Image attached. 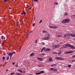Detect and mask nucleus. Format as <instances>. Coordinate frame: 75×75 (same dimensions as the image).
Masks as SVG:
<instances>
[{"label": "nucleus", "instance_id": "1", "mask_svg": "<svg viewBox=\"0 0 75 75\" xmlns=\"http://www.w3.org/2000/svg\"><path fill=\"white\" fill-rule=\"evenodd\" d=\"M71 20L69 19H65L62 21V23H68V22L70 21Z\"/></svg>", "mask_w": 75, "mask_h": 75}, {"label": "nucleus", "instance_id": "2", "mask_svg": "<svg viewBox=\"0 0 75 75\" xmlns=\"http://www.w3.org/2000/svg\"><path fill=\"white\" fill-rule=\"evenodd\" d=\"M65 45L66 47H70V48H71L72 49H75V47L71 45L70 44L67 43L65 44Z\"/></svg>", "mask_w": 75, "mask_h": 75}, {"label": "nucleus", "instance_id": "3", "mask_svg": "<svg viewBox=\"0 0 75 75\" xmlns=\"http://www.w3.org/2000/svg\"><path fill=\"white\" fill-rule=\"evenodd\" d=\"M52 47L55 48H59L60 47V45H56L55 44L53 45H52Z\"/></svg>", "mask_w": 75, "mask_h": 75}, {"label": "nucleus", "instance_id": "4", "mask_svg": "<svg viewBox=\"0 0 75 75\" xmlns=\"http://www.w3.org/2000/svg\"><path fill=\"white\" fill-rule=\"evenodd\" d=\"M68 36H71V37H75V34H73L72 33H68L67 34Z\"/></svg>", "mask_w": 75, "mask_h": 75}, {"label": "nucleus", "instance_id": "5", "mask_svg": "<svg viewBox=\"0 0 75 75\" xmlns=\"http://www.w3.org/2000/svg\"><path fill=\"white\" fill-rule=\"evenodd\" d=\"M55 59H59L60 60H64V59L62 57H55Z\"/></svg>", "mask_w": 75, "mask_h": 75}, {"label": "nucleus", "instance_id": "6", "mask_svg": "<svg viewBox=\"0 0 75 75\" xmlns=\"http://www.w3.org/2000/svg\"><path fill=\"white\" fill-rule=\"evenodd\" d=\"M43 73H44V71H41L39 73H36L35 74H36V75H40V74H42Z\"/></svg>", "mask_w": 75, "mask_h": 75}, {"label": "nucleus", "instance_id": "7", "mask_svg": "<svg viewBox=\"0 0 75 75\" xmlns=\"http://www.w3.org/2000/svg\"><path fill=\"white\" fill-rule=\"evenodd\" d=\"M50 69H51L52 71H57L58 69H54V68H50Z\"/></svg>", "mask_w": 75, "mask_h": 75}, {"label": "nucleus", "instance_id": "8", "mask_svg": "<svg viewBox=\"0 0 75 75\" xmlns=\"http://www.w3.org/2000/svg\"><path fill=\"white\" fill-rule=\"evenodd\" d=\"M49 62H53V61L52 60V59L51 57H50L49 58Z\"/></svg>", "mask_w": 75, "mask_h": 75}, {"label": "nucleus", "instance_id": "9", "mask_svg": "<svg viewBox=\"0 0 75 75\" xmlns=\"http://www.w3.org/2000/svg\"><path fill=\"white\" fill-rule=\"evenodd\" d=\"M37 59L38 60H39L40 61H43V59H42V58H41L37 57Z\"/></svg>", "mask_w": 75, "mask_h": 75}, {"label": "nucleus", "instance_id": "10", "mask_svg": "<svg viewBox=\"0 0 75 75\" xmlns=\"http://www.w3.org/2000/svg\"><path fill=\"white\" fill-rule=\"evenodd\" d=\"M50 51V49L49 48H47L45 49L44 50L45 51Z\"/></svg>", "mask_w": 75, "mask_h": 75}, {"label": "nucleus", "instance_id": "11", "mask_svg": "<svg viewBox=\"0 0 75 75\" xmlns=\"http://www.w3.org/2000/svg\"><path fill=\"white\" fill-rule=\"evenodd\" d=\"M45 40H50V37H47L45 38Z\"/></svg>", "mask_w": 75, "mask_h": 75}, {"label": "nucleus", "instance_id": "12", "mask_svg": "<svg viewBox=\"0 0 75 75\" xmlns=\"http://www.w3.org/2000/svg\"><path fill=\"white\" fill-rule=\"evenodd\" d=\"M72 52H73V51H71V52H67L66 53V54H71V53H72Z\"/></svg>", "mask_w": 75, "mask_h": 75}, {"label": "nucleus", "instance_id": "13", "mask_svg": "<svg viewBox=\"0 0 75 75\" xmlns=\"http://www.w3.org/2000/svg\"><path fill=\"white\" fill-rule=\"evenodd\" d=\"M8 55H11V58L12 57V56H13L12 54L11 53H10V54H8Z\"/></svg>", "mask_w": 75, "mask_h": 75}, {"label": "nucleus", "instance_id": "14", "mask_svg": "<svg viewBox=\"0 0 75 75\" xmlns=\"http://www.w3.org/2000/svg\"><path fill=\"white\" fill-rule=\"evenodd\" d=\"M58 28V27H57L56 26H53V28L54 29H55L56 28Z\"/></svg>", "mask_w": 75, "mask_h": 75}, {"label": "nucleus", "instance_id": "15", "mask_svg": "<svg viewBox=\"0 0 75 75\" xmlns=\"http://www.w3.org/2000/svg\"><path fill=\"white\" fill-rule=\"evenodd\" d=\"M45 53H42V54H41L40 55V57H42V55H45Z\"/></svg>", "mask_w": 75, "mask_h": 75}, {"label": "nucleus", "instance_id": "16", "mask_svg": "<svg viewBox=\"0 0 75 75\" xmlns=\"http://www.w3.org/2000/svg\"><path fill=\"white\" fill-rule=\"evenodd\" d=\"M62 52H61V51H59V52H58V55H60V54H61V53H62Z\"/></svg>", "mask_w": 75, "mask_h": 75}, {"label": "nucleus", "instance_id": "17", "mask_svg": "<svg viewBox=\"0 0 75 75\" xmlns=\"http://www.w3.org/2000/svg\"><path fill=\"white\" fill-rule=\"evenodd\" d=\"M34 55V53H32L30 55V56L31 57H32V56H33Z\"/></svg>", "mask_w": 75, "mask_h": 75}, {"label": "nucleus", "instance_id": "18", "mask_svg": "<svg viewBox=\"0 0 75 75\" xmlns=\"http://www.w3.org/2000/svg\"><path fill=\"white\" fill-rule=\"evenodd\" d=\"M45 47L43 48L41 50V52H42V51H43V50H45Z\"/></svg>", "mask_w": 75, "mask_h": 75}, {"label": "nucleus", "instance_id": "19", "mask_svg": "<svg viewBox=\"0 0 75 75\" xmlns=\"http://www.w3.org/2000/svg\"><path fill=\"white\" fill-rule=\"evenodd\" d=\"M54 5H58V3H57V2H54Z\"/></svg>", "mask_w": 75, "mask_h": 75}, {"label": "nucleus", "instance_id": "20", "mask_svg": "<svg viewBox=\"0 0 75 75\" xmlns=\"http://www.w3.org/2000/svg\"><path fill=\"white\" fill-rule=\"evenodd\" d=\"M18 71L19 72H21V73H22L23 72V71H22V70H20V69L18 70Z\"/></svg>", "mask_w": 75, "mask_h": 75}, {"label": "nucleus", "instance_id": "21", "mask_svg": "<svg viewBox=\"0 0 75 75\" xmlns=\"http://www.w3.org/2000/svg\"><path fill=\"white\" fill-rule=\"evenodd\" d=\"M14 74H15V73H11L10 74V75H14Z\"/></svg>", "mask_w": 75, "mask_h": 75}, {"label": "nucleus", "instance_id": "22", "mask_svg": "<svg viewBox=\"0 0 75 75\" xmlns=\"http://www.w3.org/2000/svg\"><path fill=\"white\" fill-rule=\"evenodd\" d=\"M49 27L50 28H53V26H49Z\"/></svg>", "mask_w": 75, "mask_h": 75}, {"label": "nucleus", "instance_id": "23", "mask_svg": "<svg viewBox=\"0 0 75 75\" xmlns=\"http://www.w3.org/2000/svg\"><path fill=\"white\" fill-rule=\"evenodd\" d=\"M57 64H52L51 65V66H52V67L53 66H54V65H55V67L56 66V65Z\"/></svg>", "mask_w": 75, "mask_h": 75}, {"label": "nucleus", "instance_id": "24", "mask_svg": "<svg viewBox=\"0 0 75 75\" xmlns=\"http://www.w3.org/2000/svg\"><path fill=\"white\" fill-rule=\"evenodd\" d=\"M16 75H21L20 73H16Z\"/></svg>", "mask_w": 75, "mask_h": 75}, {"label": "nucleus", "instance_id": "25", "mask_svg": "<svg viewBox=\"0 0 75 75\" xmlns=\"http://www.w3.org/2000/svg\"><path fill=\"white\" fill-rule=\"evenodd\" d=\"M15 67H18V63L15 65Z\"/></svg>", "mask_w": 75, "mask_h": 75}, {"label": "nucleus", "instance_id": "26", "mask_svg": "<svg viewBox=\"0 0 75 75\" xmlns=\"http://www.w3.org/2000/svg\"><path fill=\"white\" fill-rule=\"evenodd\" d=\"M66 47H65V46H63L62 47H61V48H60V49H61V48H66Z\"/></svg>", "mask_w": 75, "mask_h": 75}, {"label": "nucleus", "instance_id": "27", "mask_svg": "<svg viewBox=\"0 0 75 75\" xmlns=\"http://www.w3.org/2000/svg\"><path fill=\"white\" fill-rule=\"evenodd\" d=\"M23 13L24 14H26V13L25 12V11H24L23 12Z\"/></svg>", "mask_w": 75, "mask_h": 75}, {"label": "nucleus", "instance_id": "28", "mask_svg": "<svg viewBox=\"0 0 75 75\" xmlns=\"http://www.w3.org/2000/svg\"><path fill=\"white\" fill-rule=\"evenodd\" d=\"M35 44H37V40H35Z\"/></svg>", "mask_w": 75, "mask_h": 75}, {"label": "nucleus", "instance_id": "29", "mask_svg": "<svg viewBox=\"0 0 75 75\" xmlns=\"http://www.w3.org/2000/svg\"><path fill=\"white\" fill-rule=\"evenodd\" d=\"M64 14H65V16H67L68 15V13H64Z\"/></svg>", "mask_w": 75, "mask_h": 75}, {"label": "nucleus", "instance_id": "30", "mask_svg": "<svg viewBox=\"0 0 75 75\" xmlns=\"http://www.w3.org/2000/svg\"><path fill=\"white\" fill-rule=\"evenodd\" d=\"M7 61H8V59H9V56H8L7 58Z\"/></svg>", "mask_w": 75, "mask_h": 75}, {"label": "nucleus", "instance_id": "31", "mask_svg": "<svg viewBox=\"0 0 75 75\" xmlns=\"http://www.w3.org/2000/svg\"><path fill=\"white\" fill-rule=\"evenodd\" d=\"M71 67V65H68V67H69V68H70V67Z\"/></svg>", "mask_w": 75, "mask_h": 75}, {"label": "nucleus", "instance_id": "32", "mask_svg": "<svg viewBox=\"0 0 75 75\" xmlns=\"http://www.w3.org/2000/svg\"><path fill=\"white\" fill-rule=\"evenodd\" d=\"M4 37V36H2L1 37V38L2 40H3V38Z\"/></svg>", "mask_w": 75, "mask_h": 75}, {"label": "nucleus", "instance_id": "33", "mask_svg": "<svg viewBox=\"0 0 75 75\" xmlns=\"http://www.w3.org/2000/svg\"><path fill=\"white\" fill-rule=\"evenodd\" d=\"M42 33H47V31H46L44 30V31H43L42 32Z\"/></svg>", "mask_w": 75, "mask_h": 75}, {"label": "nucleus", "instance_id": "34", "mask_svg": "<svg viewBox=\"0 0 75 75\" xmlns=\"http://www.w3.org/2000/svg\"><path fill=\"white\" fill-rule=\"evenodd\" d=\"M15 64H16L15 62L14 63V62H13L12 63V64L13 65H14Z\"/></svg>", "mask_w": 75, "mask_h": 75}, {"label": "nucleus", "instance_id": "35", "mask_svg": "<svg viewBox=\"0 0 75 75\" xmlns=\"http://www.w3.org/2000/svg\"><path fill=\"white\" fill-rule=\"evenodd\" d=\"M42 20H40V21L39 22V23H41L42 22Z\"/></svg>", "mask_w": 75, "mask_h": 75}, {"label": "nucleus", "instance_id": "36", "mask_svg": "<svg viewBox=\"0 0 75 75\" xmlns=\"http://www.w3.org/2000/svg\"><path fill=\"white\" fill-rule=\"evenodd\" d=\"M72 58H75V55L72 56Z\"/></svg>", "mask_w": 75, "mask_h": 75}, {"label": "nucleus", "instance_id": "37", "mask_svg": "<svg viewBox=\"0 0 75 75\" xmlns=\"http://www.w3.org/2000/svg\"><path fill=\"white\" fill-rule=\"evenodd\" d=\"M26 6H28V7H27V8H28V7H30V6H28V5H26Z\"/></svg>", "mask_w": 75, "mask_h": 75}, {"label": "nucleus", "instance_id": "38", "mask_svg": "<svg viewBox=\"0 0 75 75\" xmlns=\"http://www.w3.org/2000/svg\"><path fill=\"white\" fill-rule=\"evenodd\" d=\"M42 41H43V40H45V38H42Z\"/></svg>", "mask_w": 75, "mask_h": 75}, {"label": "nucleus", "instance_id": "39", "mask_svg": "<svg viewBox=\"0 0 75 75\" xmlns=\"http://www.w3.org/2000/svg\"><path fill=\"white\" fill-rule=\"evenodd\" d=\"M75 61V60H73L71 61V62L72 63L73 62H74Z\"/></svg>", "mask_w": 75, "mask_h": 75}, {"label": "nucleus", "instance_id": "40", "mask_svg": "<svg viewBox=\"0 0 75 75\" xmlns=\"http://www.w3.org/2000/svg\"><path fill=\"white\" fill-rule=\"evenodd\" d=\"M2 59H5V57H2Z\"/></svg>", "mask_w": 75, "mask_h": 75}, {"label": "nucleus", "instance_id": "41", "mask_svg": "<svg viewBox=\"0 0 75 75\" xmlns=\"http://www.w3.org/2000/svg\"><path fill=\"white\" fill-rule=\"evenodd\" d=\"M34 1L35 2L37 1V2H38V1L37 0H34Z\"/></svg>", "mask_w": 75, "mask_h": 75}, {"label": "nucleus", "instance_id": "42", "mask_svg": "<svg viewBox=\"0 0 75 75\" xmlns=\"http://www.w3.org/2000/svg\"><path fill=\"white\" fill-rule=\"evenodd\" d=\"M14 53H15V52H13L12 53V55L13 54H14Z\"/></svg>", "mask_w": 75, "mask_h": 75}, {"label": "nucleus", "instance_id": "43", "mask_svg": "<svg viewBox=\"0 0 75 75\" xmlns=\"http://www.w3.org/2000/svg\"><path fill=\"white\" fill-rule=\"evenodd\" d=\"M54 54H57V53L55 52H54Z\"/></svg>", "mask_w": 75, "mask_h": 75}, {"label": "nucleus", "instance_id": "44", "mask_svg": "<svg viewBox=\"0 0 75 75\" xmlns=\"http://www.w3.org/2000/svg\"><path fill=\"white\" fill-rule=\"evenodd\" d=\"M64 37H65V36H67V35H66V34H65L64 35Z\"/></svg>", "mask_w": 75, "mask_h": 75}, {"label": "nucleus", "instance_id": "45", "mask_svg": "<svg viewBox=\"0 0 75 75\" xmlns=\"http://www.w3.org/2000/svg\"><path fill=\"white\" fill-rule=\"evenodd\" d=\"M34 25H35V23L33 24V26H34Z\"/></svg>", "mask_w": 75, "mask_h": 75}, {"label": "nucleus", "instance_id": "46", "mask_svg": "<svg viewBox=\"0 0 75 75\" xmlns=\"http://www.w3.org/2000/svg\"><path fill=\"white\" fill-rule=\"evenodd\" d=\"M61 37V35H59L58 36V37Z\"/></svg>", "mask_w": 75, "mask_h": 75}, {"label": "nucleus", "instance_id": "47", "mask_svg": "<svg viewBox=\"0 0 75 75\" xmlns=\"http://www.w3.org/2000/svg\"><path fill=\"white\" fill-rule=\"evenodd\" d=\"M31 8H32V7H30L29 8V10H31Z\"/></svg>", "mask_w": 75, "mask_h": 75}, {"label": "nucleus", "instance_id": "48", "mask_svg": "<svg viewBox=\"0 0 75 75\" xmlns=\"http://www.w3.org/2000/svg\"><path fill=\"white\" fill-rule=\"evenodd\" d=\"M6 1H7V0H5L4 1V2H6Z\"/></svg>", "mask_w": 75, "mask_h": 75}, {"label": "nucleus", "instance_id": "49", "mask_svg": "<svg viewBox=\"0 0 75 75\" xmlns=\"http://www.w3.org/2000/svg\"><path fill=\"white\" fill-rule=\"evenodd\" d=\"M9 9H11V7H9Z\"/></svg>", "mask_w": 75, "mask_h": 75}, {"label": "nucleus", "instance_id": "50", "mask_svg": "<svg viewBox=\"0 0 75 75\" xmlns=\"http://www.w3.org/2000/svg\"><path fill=\"white\" fill-rule=\"evenodd\" d=\"M21 15H23V14H24V13H21Z\"/></svg>", "mask_w": 75, "mask_h": 75}, {"label": "nucleus", "instance_id": "51", "mask_svg": "<svg viewBox=\"0 0 75 75\" xmlns=\"http://www.w3.org/2000/svg\"><path fill=\"white\" fill-rule=\"evenodd\" d=\"M3 67H4V66H5V65H4V64L3 65Z\"/></svg>", "mask_w": 75, "mask_h": 75}, {"label": "nucleus", "instance_id": "52", "mask_svg": "<svg viewBox=\"0 0 75 75\" xmlns=\"http://www.w3.org/2000/svg\"><path fill=\"white\" fill-rule=\"evenodd\" d=\"M8 69H7L6 70V71L7 72V71H8Z\"/></svg>", "mask_w": 75, "mask_h": 75}, {"label": "nucleus", "instance_id": "53", "mask_svg": "<svg viewBox=\"0 0 75 75\" xmlns=\"http://www.w3.org/2000/svg\"><path fill=\"white\" fill-rule=\"evenodd\" d=\"M4 43H3L2 44V45H4Z\"/></svg>", "mask_w": 75, "mask_h": 75}, {"label": "nucleus", "instance_id": "54", "mask_svg": "<svg viewBox=\"0 0 75 75\" xmlns=\"http://www.w3.org/2000/svg\"><path fill=\"white\" fill-rule=\"evenodd\" d=\"M43 45H45V43H43Z\"/></svg>", "mask_w": 75, "mask_h": 75}, {"label": "nucleus", "instance_id": "55", "mask_svg": "<svg viewBox=\"0 0 75 75\" xmlns=\"http://www.w3.org/2000/svg\"><path fill=\"white\" fill-rule=\"evenodd\" d=\"M11 46H12V45H9L10 47H11Z\"/></svg>", "mask_w": 75, "mask_h": 75}, {"label": "nucleus", "instance_id": "56", "mask_svg": "<svg viewBox=\"0 0 75 75\" xmlns=\"http://www.w3.org/2000/svg\"><path fill=\"white\" fill-rule=\"evenodd\" d=\"M24 21L25 22V21H26V20H25H25H24Z\"/></svg>", "mask_w": 75, "mask_h": 75}, {"label": "nucleus", "instance_id": "57", "mask_svg": "<svg viewBox=\"0 0 75 75\" xmlns=\"http://www.w3.org/2000/svg\"><path fill=\"white\" fill-rule=\"evenodd\" d=\"M7 54H8V55L9 54H8V52H7Z\"/></svg>", "mask_w": 75, "mask_h": 75}, {"label": "nucleus", "instance_id": "58", "mask_svg": "<svg viewBox=\"0 0 75 75\" xmlns=\"http://www.w3.org/2000/svg\"><path fill=\"white\" fill-rule=\"evenodd\" d=\"M11 56H10V59H11Z\"/></svg>", "mask_w": 75, "mask_h": 75}, {"label": "nucleus", "instance_id": "59", "mask_svg": "<svg viewBox=\"0 0 75 75\" xmlns=\"http://www.w3.org/2000/svg\"><path fill=\"white\" fill-rule=\"evenodd\" d=\"M4 40H5V39H6V38L4 37Z\"/></svg>", "mask_w": 75, "mask_h": 75}, {"label": "nucleus", "instance_id": "60", "mask_svg": "<svg viewBox=\"0 0 75 75\" xmlns=\"http://www.w3.org/2000/svg\"><path fill=\"white\" fill-rule=\"evenodd\" d=\"M48 37H49L50 36V35H48Z\"/></svg>", "mask_w": 75, "mask_h": 75}, {"label": "nucleus", "instance_id": "61", "mask_svg": "<svg viewBox=\"0 0 75 75\" xmlns=\"http://www.w3.org/2000/svg\"><path fill=\"white\" fill-rule=\"evenodd\" d=\"M16 25H17V26L18 25V24H17H17H16Z\"/></svg>", "mask_w": 75, "mask_h": 75}, {"label": "nucleus", "instance_id": "62", "mask_svg": "<svg viewBox=\"0 0 75 75\" xmlns=\"http://www.w3.org/2000/svg\"><path fill=\"white\" fill-rule=\"evenodd\" d=\"M31 32H32V31H31L30 32V33H31Z\"/></svg>", "mask_w": 75, "mask_h": 75}, {"label": "nucleus", "instance_id": "63", "mask_svg": "<svg viewBox=\"0 0 75 75\" xmlns=\"http://www.w3.org/2000/svg\"><path fill=\"white\" fill-rule=\"evenodd\" d=\"M38 66L40 67V65H39Z\"/></svg>", "mask_w": 75, "mask_h": 75}, {"label": "nucleus", "instance_id": "64", "mask_svg": "<svg viewBox=\"0 0 75 75\" xmlns=\"http://www.w3.org/2000/svg\"><path fill=\"white\" fill-rule=\"evenodd\" d=\"M19 51H20V49Z\"/></svg>", "mask_w": 75, "mask_h": 75}]
</instances>
